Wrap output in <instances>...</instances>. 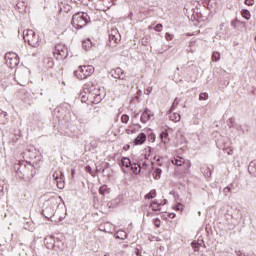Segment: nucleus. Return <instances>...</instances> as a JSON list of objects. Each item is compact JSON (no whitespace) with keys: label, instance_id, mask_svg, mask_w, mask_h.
<instances>
[{"label":"nucleus","instance_id":"f257e3e1","mask_svg":"<svg viewBox=\"0 0 256 256\" xmlns=\"http://www.w3.org/2000/svg\"><path fill=\"white\" fill-rule=\"evenodd\" d=\"M79 97L81 103H86V105H99L103 101L101 87L95 84L84 85Z\"/></svg>","mask_w":256,"mask_h":256},{"label":"nucleus","instance_id":"f03ea898","mask_svg":"<svg viewBox=\"0 0 256 256\" xmlns=\"http://www.w3.org/2000/svg\"><path fill=\"white\" fill-rule=\"evenodd\" d=\"M23 39L25 43H28L30 45V47L37 48L42 47L43 45V40L41 39V37H39V35H37L35 31L30 29L24 30Z\"/></svg>","mask_w":256,"mask_h":256},{"label":"nucleus","instance_id":"7ed1b4c3","mask_svg":"<svg viewBox=\"0 0 256 256\" xmlns=\"http://www.w3.org/2000/svg\"><path fill=\"white\" fill-rule=\"evenodd\" d=\"M120 165L124 173H127L128 175H139V173H141V165L131 163V159L127 157L121 159Z\"/></svg>","mask_w":256,"mask_h":256},{"label":"nucleus","instance_id":"20e7f679","mask_svg":"<svg viewBox=\"0 0 256 256\" xmlns=\"http://www.w3.org/2000/svg\"><path fill=\"white\" fill-rule=\"evenodd\" d=\"M95 73V67L93 65H81L74 71V76L79 81H83L91 77Z\"/></svg>","mask_w":256,"mask_h":256},{"label":"nucleus","instance_id":"39448f33","mask_svg":"<svg viewBox=\"0 0 256 256\" xmlns=\"http://www.w3.org/2000/svg\"><path fill=\"white\" fill-rule=\"evenodd\" d=\"M71 23L75 29H83L89 23V15L85 12H78L72 16Z\"/></svg>","mask_w":256,"mask_h":256},{"label":"nucleus","instance_id":"423d86ee","mask_svg":"<svg viewBox=\"0 0 256 256\" xmlns=\"http://www.w3.org/2000/svg\"><path fill=\"white\" fill-rule=\"evenodd\" d=\"M172 165H176V167H182L181 173L182 175H188V173H191V160H186L185 158L181 156H175L171 160Z\"/></svg>","mask_w":256,"mask_h":256},{"label":"nucleus","instance_id":"0eeeda50","mask_svg":"<svg viewBox=\"0 0 256 256\" xmlns=\"http://www.w3.org/2000/svg\"><path fill=\"white\" fill-rule=\"evenodd\" d=\"M53 55L58 60L65 59L68 55L67 47L63 44H56Z\"/></svg>","mask_w":256,"mask_h":256},{"label":"nucleus","instance_id":"6e6552de","mask_svg":"<svg viewBox=\"0 0 256 256\" xmlns=\"http://www.w3.org/2000/svg\"><path fill=\"white\" fill-rule=\"evenodd\" d=\"M6 65L13 69L19 65V56L14 52H8L5 55Z\"/></svg>","mask_w":256,"mask_h":256},{"label":"nucleus","instance_id":"1a4fd4ad","mask_svg":"<svg viewBox=\"0 0 256 256\" xmlns=\"http://www.w3.org/2000/svg\"><path fill=\"white\" fill-rule=\"evenodd\" d=\"M54 181L56 182V185L58 189H64L65 188V175H63V172L61 170H56L52 175Z\"/></svg>","mask_w":256,"mask_h":256},{"label":"nucleus","instance_id":"9d476101","mask_svg":"<svg viewBox=\"0 0 256 256\" xmlns=\"http://www.w3.org/2000/svg\"><path fill=\"white\" fill-rule=\"evenodd\" d=\"M109 41L110 47H113V45H118V43H121V34L119 33V30H117V28H114L110 31Z\"/></svg>","mask_w":256,"mask_h":256},{"label":"nucleus","instance_id":"9b49d317","mask_svg":"<svg viewBox=\"0 0 256 256\" xmlns=\"http://www.w3.org/2000/svg\"><path fill=\"white\" fill-rule=\"evenodd\" d=\"M112 3H113V0H98L95 2V10L108 11Z\"/></svg>","mask_w":256,"mask_h":256},{"label":"nucleus","instance_id":"f8f14e48","mask_svg":"<svg viewBox=\"0 0 256 256\" xmlns=\"http://www.w3.org/2000/svg\"><path fill=\"white\" fill-rule=\"evenodd\" d=\"M147 141V135L145 133H140L138 136L133 140V145H143Z\"/></svg>","mask_w":256,"mask_h":256},{"label":"nucleus","instance_id":"ddd939ff","mask_svg":"<svg viewBox=\"0 0 256 256\" xmlns=\"http://www.w3.org/2000/svg\"><path fill=\"white\" fill-rule=\"evenodd\" d=\"M151 117H153V115L151 114V112L149 111V109H145L140 117V121L141 123H147Z\"/></svg>","mask_w":256,"mask_h":256},{"label":"nucleus","instance_id":"4468645a","mask_svg":"<svg viewBox=\"0 0 256 256\" xmlns=\"http://www.w3.org/2000/svg\"><path fill=\"white\" fill-rule=\"evenodd\" d=\"M125 133L127 135H135V133H139V128H137V125L135 124L129 125L126 128Z\"/></svg>","mask_w":256,"mask_h":256},{"label":"nucleus","instance_id":"2eb2a0df","mask_svg":"<svg viewBox=\"0 0 256 256\" xmlns=\"http://www.w3.org/2000/svg\"><path fill=\"white\" fill-rule=\"evenodd\" d=\"M150 207H151L152 211H155L156 213H158L159 211H161V207H163V204L157 202V200H153L150 203Z\"/></svg>","mask_w":256,"mask_h":256},{"label":"nucleus","instance_id":"dca6fc26","mask_svg":"<svg viewBox=\"0 0 256 256\" xmlns=\"http://www.w3.org/2000/svg\"><path fill=\"white\" fill-rule=\"evenodd\" d=\"M44 244L47 247V249H53V247H55V239H53V237L45 238Z\"/></svg>","mask_w":256,"mask_h":256},{"label":"nucleus","instance_id":"f3484780","mask_svg":"<svg viewBox=\"0 0 256 256\" xmlns=\"http://www.w3.org/2000/svg\"><path fill=\"white\" fill-rule=\"evenodd\" d=\"M248 171L250 175L256 177V160L252 161L248 166Z\"/></svg>","mask_w":256,"mask_h":256},{"label":"nucleus","instance_id":"a211bd4d","mask_svg":"<svg viewBox=\"0 0 256 256\" xmlns=\"http://www.w3.org/2000/svg\"><path fill=\"white\" fill-rule=\"evenodd\" d=\"M7 121V112L0 110V125H6Z\"/></svg>","mask_w":256,"mask_h":256},{"label":"nucleus","instance_id":"6ab92c4d","mask_svg":"<svg viewBox=\"0 0 256 256\" xmlns=\"http://www.w3.org/2000/svg\"><path fill=\"white\" fill-rule=\"evenodd\" d=\"M99 193H100V195H103V197H105V195H109V193H111V189H109V187H107V185H102L99 188Z\"/></svg>","mask_w":256,"mask_h":256},{"label":"nucleus","instance_id":"aec40b11","mask_svg":"<svg viewBox=\"0 0 256 256\" xmlns=\"http://www.w3.org/2000/svg\"><path fill=\"white\" fill-rule=\"evenodd\" d=\"M170 121H173L174 123H179V121H181V114L179 113L170 114Z\"/></svg>","mask_w":256,"mask_h":256},{"label":"nucleus","instance_id":"412c9836","mask_svg":"<svg viewBox=\"0 0 256 256\" xmlns=\"http://www.w3.org/2000/svg\"><path fill=\"white\" fill-rule=\"evenodd\" d=\"M114 73H115V79H123V69H121V68H116L115 70H114Z\"/></svg>","mask_w":256,"mask_h":256},{"label":"nucleus","instance_id":"4be33fe9","mask_svg":"<svg viewBox=\"0 0 256 256\" xmlns=\"http://www.w3.org/2000/svg\"><path fill=\"white\" fill-rule=\"evenodd\" d=\"M116 239H127V232L119 230L115 235Z\"/></svg>","mask_w":256,"mask_h":256},{"label":"nucleus","instance_id":"5701e85b","mask_svg":"<svg viewBox=\"0 0 256 256\" xmlns=\"http://www.w3.org/2000/svg\"><path fill=\"white\" fill-rule=\"evenodd\" d=\"M241 15L244 19H247V20L251 19V12H249V10L247 9H243L241 11Z\"/></svg>","mask_w":256,"mask_h":256},{"label":"nucleus","instance_id":"b1692460","mask_svg":"<svg viewBox=\"0 0 256 256\" xmlns=\"http://www.w3.org/2000/svg\"><path fill=\"white\" fill-rule=\"evenodd\" d=\"M157 197V191L151 190L148 194L145 195V199H155Z\"/></svg>","mask_w":256,"mask_h":256},{"label":"nucleus","instance_id":"393cba45","mask_svg":"<svg viewBox=\"0 0 256 256\" xmlns=\"http://www.w3.org/2000/svg\"><path fill=\"white\" fill-rule=\"evenodd\" d=\"M162 170L160 168L155 169L153 172L154 179H161Z\"/></svg>","mask_w":256,"mask_h":256},{"label":"nucleus","instance_id":"a878e982","mask_svg":"<svg viewBox=\"0 0 256 256\" xmlns=\"http://www.w3.org/2000/svg\"><path fill=\"white\" fill-rule=\"evenodd\" d=\"M160 137H161L163 143H167V138L169 137V133L167 132V130L163 131L160 134Z\"/></svg>","mask_w":256,"mask_h":256},{"label":"nucleus","instance_id":"bb28decb","mask_svg":"<svg viewBox=\"0 0 256 256\" xmlns=\"http://www.w3.org/2000/svg\"><path fill=\"white\" fill-rule=\"evenodd\" d=\"M220 59H221V53H219V52H213V54H212V61L217 62V61H219Z\"/></svg>","mask_w":256,"mask_h":256},{"label":"nucleus","instance_id":"cd10ccee","mask_svg":"<svg viewBox=\"0 0 256 256\" xmlns=\"http://www.w3.org/2000/svg\"><path fill=\"white\" fill-rule=\"evenodd\" d=\"M199 99L200 101H207V99H209V94L207 92H202L199 95Z\"/></svg>","mask_w":256,"mask_h":256},{"label":"nucleus","instance_id":"c85d7f7f","mask_svg":"<svg viewBox=\"0 0 256 256\" xmlns=\"http://www.w3.org/2000/svg\"><path fill=\"white\" fill-rule=\"evenodd\" d=\"M144 157L145 159H149V157H151V147H147L144 149Z\"/></svg>","mask_w":256,"mask_h":256},{"label":"nucleus","instance_id":"c756f323","mask_svg":"<svg viewBox=\"0 0 256 256\" xmlns=\"http://www.w3.org/2000/svg\"><path fill=\"white\" fill-rule=\"evenodd\" d=\"M121 123H125V124L129 123V115L123 114L121 116Z\"/></svg>","mask_w":256,"mask_h":256},{"label":"nucleus","instance_id":"7c9ffc66","mask_svg":"<svg viewBox=\"0 0 256 256\" xmlns=\"http://www.w3.org/2000/svg\"><path fill=\"white\" fill-rule=\"evenodd\" d=\"M153 223H154L155 227H157V228L161 227V219L155 218L153 220Z\"/></svg>","mask_w":256,"mask_h":256},{"label":"nucleus","instance_id":"2f4dec72","mask_svg":"<svg viewBox=\"0 0 256 256\" xmlns=\"http://www.w3.org/2000/svg\"><path fill=\"white\" fill-rule=\"evenodd\" d=\"M154 29L157 33H161L163 31V24H157Z\"/></svg>","mask_w":256,"mask_h":256},{"label":"nucleus","instance_id":"473e14b6","mask_svg":"<svg viewBox=\"0 0 256 256\" xmlns=\"http://www.w3.org/2000/svg\"><path fill=\"white\" fill-rule=\"evenodd\" d=\"M245 5H248V7H251L255 5V0H245Z\"/></svg>","mask_w":256,"mask_h":256},{"label":"nucleus","instance_id":"72a5a7b5","mask_svg":"<svg viewBox=\"0 0 256 256\" xmlns=\"http://www.w3.org/2000/svg\"><path fill=\"white\" fill-rule=\"evenodd\" d=\"M165 39H166V41H173V35H171L170 33H166Z\"/></svg>","mask_w":256,"mask_h":256},{"label":"nucleus","instance_id":"f704fd0d","mask_svg":"<svg viewBox=\"0 0 256 256\" xmlns=\"http://www.w3.org/2000/svg\"><path fill=\"white\" fill-rule=\"evenodd\" d=\"M148 139H149V141L151 142V143H155V134H150L149 136H148Z\"/></svg>","mask_w":256,"mask_h":256},{"label":"nucleus","instance_id":"c9c22d12","mask_svg":"<svg viewBox=\"0 0 256 256\" xmlns=\"http://www.w3.org/2000/svg\"><path fill=\"white\" fill-rule=\"evenodd\" d=\"M124 151H129V149H131V146L129 144L125 145L123 147Z\"/></svg>","mask_w":256,"mask_h":256},{"label":"nucleus","instance_id":"e433bc0d","mask_svg":"<svg viewBox=\"0 0 256 256\" xmlns=\"http://www.w3.org/2000/svg\"><path fill=\"white\" fill-rule=\"evenodd\" d=\"M146 217H153V214H152L151 212H148V213L146 214Z\"/></svg>","mask_w":256,"mask_h":256},{"label":"nucleus","instance_id":"4c0bfd02","mask_svg":"<svg viewBox=\"0 0 256 256\" xmlns=\"http://www.w3.org/2000/svg\"><path fill=\"white\" fill-rule=\"evenodd\" d=\"M224 191H231V188L226 187V188H224Z\"/></svg>","mask_w":256,"mask_h":256},{"label":"nucleus","instance_id":"58836bf2","mask_svg":"<svg viewBox=\"0 0 256 256\" xmlns=\"http://www.w3.org/2000/svg\"><path fill=\"white\" fill-rule=\"evenodd\" d=\"M169 217L173 219L175 217V214H169Z\"/></svg>","mask_w":256,"mask_h":256},{"label":"nucleus","instance_id":"ea45409f","mask_svg":"<svg viewBox=\"0 0 256 256\" xmlns=\"http://www.w3.org/2000/svg\"><path fill=\"white\" fill-rule=\"evenodd\" d=\"M90 169H91L90 166H87V167H86V170H87V171H90Z\"/></svg>","mask_w":256,"mask_h":256},{"label":"nucleus","instance_id":"a19ab883","mask_svg":"<svg viewBox=\"0 0 256 256\" xmlns=\"http://www.w3.org/2000/svg\"><path fill=\"white\" fill-rule=\"evenodd\" d=\"M194 245H195V243H192V247H195Z\"/></svg>","mask_w":256,"mask_h":256},{"label":"nucleus","instance_id":"79ce46f5","mask_svg":"<svg viewBox=\"0 0 256 256\" xmlns=\"http://www.w3.org/2000/svg\"><path fill=\"white\" fill-rule=\"evenodd\" d=\"M104 256H109V255L105 254Z\"/></svg>","mask_w":256,"mask_h":256},{"label":"nucleus","instance_id":"37998d69","mask_svg":"<svg viewBox=\"0 0 256 256\" xmlns=\"http://www.w3.org/2000/svg\"><path fill=\"white\" fill-rule=\"evenodd\" d=\"M240 256H243V255H240Z\"/></svg>","mask_w":256,"mask_h":256}]
</instances>
